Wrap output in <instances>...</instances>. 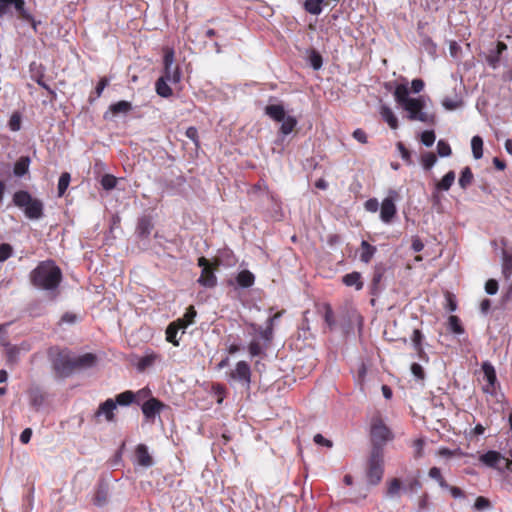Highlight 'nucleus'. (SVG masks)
<instances>
[{
    "label": "nucleus",
    "mask_w": 512,
    "mask_h": 512,
    "mask_svg": "<svg viewBox=\"0 0 512 512\" xmlns=\"http://www.w3.org/2000/svg\"><path fill=\"white\" fill-rule=\"evenodd\" d=\"M442 105L446 110H455L459 106V102L451 98H445L442 101Z\"/></svg>",
    "instance_id": "nucleus-62"
},
{
    "label": "nucleus",
    "mask_w": 512,
    "mask_h": 512,
    "mask_svg": "<svg viewBox=\"0 0 512 512\" xmlns=\"http://www.w3.org/2000/svg\"><path fill=\"white\" fill-rule=\"evenodd\" d=\"M96 362L95 355L86 353L80 356L73 355L74 371L77 369H87L92 367Z\"/></svg>",
    "instance_id": "nucleus-18"
},
{
    "label": "nucleus",
    "mask_w": 512,
    "mask_h": 512,
    "mask_svg": "<svg viewBox=\"0 0 512 512\" xmlns=\"http://www.w3.org/2000/svg\"><path fill=\"white\" fill-rule=\"evenodd\" d=\"M314 442L317 444V445H322V446H325V447H328V448H331L332 447V441L326 439L323 437V435L321 434H316L313 438Z\"/></svg>",
    "instance_id": "nucleus-60"
},
{
    "label": "nucleus",
    "mask_w": 512,
    "mask_h": 512,
    "mask_svg": "<svg viewBox=\"0 0 512 512\" xmlns=\"http://www.w3.org/2000/svg\"><path fill=\"white\" fill-rule=\"evenodd\" d=\"M473 181V173L470 169V167H465L462 171H461V175H460V178H459V185L462 189H467L468 186L471 185Z\"/></svg>",
    "instance_id": "nucleus-40"
},
{
    "label": "nucleus",
    "mask_w": 512,
    "mask_h": 512,
    "mask_svg": "<svg viewBox=\"0 0 512 512\" xmlns=\"http://www.w3.org/2000/svg\"><path fill=\"white\" fill-rule=\"evenodd\" d=\"M401 489H403L401 481L398 478H393L388 482L387 496L390 498L399 497Z\"/></svg>",
    "instance_id": "nucleus-37"
},
{
    "label": "nucleus",
    "mask_w": 512,
    "mask_h": 512,
    "mask_svg": "<svg viewBox=\"0 0 512 512\" xmlns=\"http://www.w3.org/2000/svg\"><path fill=\"white\" fill-rule=\"evenodd\" d=\"M161 78H165L167 81L175 84L180 81L181 74L178 67L171 66L164 68V75Z\"/></svg>",
    "instance_id": "nucleus-36"
},
{
    "label": "nucleus",
    "mask_w": 512,
    "mask_h": 512,
    "mask_svg": "<svg viewBox=\"0 0 512 512\" xmlns=\"http://www.w3.org/2000/svg\"><path fill=\"white\" fill-rule=\"evenodd\" d=\"M436 136L433 130L424 131L421 134V142L426 147H431L435 142Z\"/></svg>",
    "instance_id": "nucleus-48"
},
{
    "label": "nucleus",
    "mask_w": 512,
    "mask_h": 512,
    "mask_svg": "<svg viewBox=\"0 0 512 512\" xmlns=\"http://www.w3.org/2000/svg\"><path fill=\"white\" fill-rule=\"evenodd\" d=\"M12 201L15 206L23 209L25 216L31 220H38L43 216V203L25 190L16 191Z\"/></svg>",
    "instance_id": "nucleus-3"
},
{
    "label": "nucleus",
    "mask_w": 512,
    "mask_h": 512,
    "mask_svg": "<svg viewBox=\"0 0 512 512\" xmlns=\"http://www.w3.org/2000/svg\"><path fill=\"white\" fill-rule=\"evenodd\" d=\"M396 196V191L391 190L389 192V196L386 197L381 203L380 219L386 224L390 223L396 215L397 209L394 203Z\"/></svg>",
    "instance_id": "nucleus-11"
},
{
    "label": "nucleus",
    "mask_w": 512,
    "mask_h": 512,
    "mask_svg": "<svg viewBox=\"0 0 512 512\" xmlns=\"http://www.w3.org/2000/svg\"><path fill=\"white\" fill-rule=\"evenodd\" d=\"M437 154L440 157H449L452 154L451 147L445 140H439L437 142Z\"/></svg>",
    "instance_id": "nucleus-45"
},
{
    "label": "nucleus",
    "mask_w": 512,
    "mask_h": 512,
    "mask_svg": "<svg viewBox=\"0 0 512 512\" xmlns=\"http://www.w3.org/2000/svg\"><path fill=\"white\" fill-rule=\"evenodd\" d=\"M437 157L432 152H425L421 155V164L423 169L430 170L436 164Z\"/></svg>",
    "instance_id": "nucleus-42"
},
{
    "label": "nucleus",
    "mask_w": 512,
    "mask_h": 512,
    "mask_svg": "<svg viewBox=\"0 0 512 512\" xmlns=\"http://www.w3.org/2000/svg\"><path fill=\"white\" fill-rule=\"evenodd\" d=\"M152 228L150 219L143 217L138 221L136 233L141 238H147L151 234Z\"/></svg>",
    "instance_id": "nucleus-26"
},
{
    "label": "nucleus",
    "mask_w": 512,
    "mask_h": 512,
    "mask_svg": "<svg viewBox=\"0 0 512 512\" xmlns=\"http://www.w3.org/2000/svg\"><path fill=\"white\" fill-rule=\"evenodd\" d=\"M343 283L346 286H355L357 290H361L363 283L361 281V274L359 272L348 273L343 277Z\"/></svg>",
    "instance_id": "nucleus-30"
},
{
    "label": "nucleus",
    "mask_w": 512,
    "mask_h": 512,
    "mask_svg": "<svg viewBox=\"0 0 512 512\" xmlns=\"http://www.w3.org/2000/svg\"><path fill=\"white\" fill-rule=\"evenodd\" d=\"M13 6L17 15L28 22L33 21V17L30 14V12L25 8V1L24 0H0V16L5 15L9 7Z\"/></svg>",
    "instance_id": "nucleus-10"
},
{
    "label": "nucleus",
    "mask_w": 512,
    "mask_h": 512,
    "mask_svg": "<svg viewBox=\"0 0 512 512\" xmlns=\"http://www.w3.org/2000/svg\"><path fill=\"white\" fill-rule=\"evenodd\" d=\"M424 444L425 442L423 439H416L413 442L414 456L416 458H420L423 456Z\"/></svg>",
    "instance_id": "nucleus-54"
},
{
    "label": "nucleus",
    "mask_w": 512,
    "mask_h": 512,
    "mask_svg": "<svg viewBox=\"0 0 512 512\" xmlns=\"http://www.w3.org/2000/svg\"><path fill=\"white\" fill-rule=\"evenodd\" d=\"M116 406H129L137 400V395L133 391L127 390L115 396L113 399Z\"/></svg>",
    "instance_id": "nucleus-25"
},
{
    "label": "nucleus",
    "mask_w": 512,
    "mask_h": 512,
    "mask_svg": "<svg viewBox=\"0 0 512 512\" xmlns=\"http://www.w3.org/2000/svg\"><path fill=\"white\" fill-rule=\"evenodd\" d=\"M397 148L401 154V158L408 164V165H411L413 162H412V159H411V154H410V151L404 146L403 143L401 142H398L397 143Z\"/></svg>",
    "instance_id": "nucleus-52"
},
{
    "label": "nucleus",
    "mask_w": 512,
    "mask_h": 512,
    "mask_svg": "<svg viewBox=\"0 0 512 512\" xmlns=\"http://www.w3.org/2000/svg\"><path fill=\"white\" fill-rule=\"evenodd\" d=\"M31 160L28 156L20 157L14 164L13 173L16 177H23L29 171Z\"/></svg>",
    "instance_id": "nucleus-24"
},
{
    "label": "nucleus",
    "mask_w": 512,
    "mask_h": 512,
    "mask_svg": "<svg viewBox=\"0 0 512 512\" xmlns=\"http://www.w3.org/2000/svg\"><path fill=\"white\" fill-rule=\"evenodd\" d=\"M485 291L489 295H495L498 291V282L494 279H489L485 284Z\"/></svg>",
    "instance_id": "nucleus-55"
},
{
    "label": "nucleus",
    "mask_w": 512,
    "mask_h": 512,
    "mask_svg": "<svg viewBox=\"0 0 512 512\" xmlns=\"http://www.w3.org/2000/svg\"><path fill=\"white\" fill-rule=\"evenodd\" d=\"M422 339H423V335H422L421 331L418 329H415L413 331V335H412V342H413L414 349L419 353L422 351Z\"/></svg>",
    "instance_id": "nucleus-50"
},
{
    "label": "nucleus",
    "mask_w": 512,
    "mask_h": 512,
    "mask_svg": "<svg viewBox=\"0 0 512 512\" xmlns=\"http://www.w3.org/2000/svg\"><path fill=\"white\" fill-rule=\"evenodd\" d=\"M265 114L276 122H281L285 114V109L281 104H270L265 107Z\"/></svg>",
    "instance_id": "nucleus-21"
},
{
    "label": "nucleus",
    "mask_w": 512,
    "mask_h": 512,
    "mask_svg": "<svg viewBox=\"0 0 512 512\" xmlns=\"http://www.w3.org/2000/svg\"><path fill=\"white\" fill-rule=\"evenodd\" d=\"M248 349L251 356H258L262 352V347L258 341H252Z\"/></svg>",
    "instance_id": "nucleus-59"
},
{
    "label": "nucleus",
    "mask_w": 512,
    "mask_h": 512,
    "mask_svg": "<svg viewBox=\"0 0 512 512\" xmlns=\"http://www.w3.org/2000/svg\"><path fill=\"white\" fill-rule=\"evenodd\" d=\"M492 507L491 505V502L489 499L483 497V496H478L475 500V503H474V509L478 512L480 511H483V510H487V509H490Z\"/></svg>",
    "instance_id": "nucleus-46"
},
{
    "label": "nucleus",
    "mask_w": 512,
    "mask_h": 512,
    "mask_svg": "<svg viewBox=\"0 0 512 512\" xmlns=\"http://www.w3.org/2000/svg\"><path fill=\"white\" fill-rule=\"evenodd\" d=\"M364 207L367 211L375 213L379 209V202L376 198H371L365 202Z\"/></svg>",
    "instance_id": "nucleus-57"
},
{
    "label": "nucleus",
    "mask_w": 512,
    "mask_h": 512,
    "mask_svg": "<svg viewBox=\"0 0 512 512\" xmlns=\"http://www.w3.org/2000/svg\"><path fill=\"white\" fill-rule=\"evenodd\" d=\"M168 82L165 78H159L156 81V92L159 96L167 98L172 95V89L168 85Z\"/></svg>",
    "instance_id": "nucleus-33"
},
{
    "label": "nucleus",
    "mask_w": 512,
    "mask_h": 512,
    "mask_svg": "<svg viewBox=\"0 0 512 512\" xmlns=\"http://www.w3.org/2000/svg\"><path fill=\"white\" fill-rule=\"evenodd\" d=\"M71 177L70 174L67 172H64L61 174L59 181H58V196H63L65 191L67 190L69 183H70Z\"/></svg>",
    "instance_id": "nucleus-43"
},
{
    "label": "nucleus",
    "mask_w": 512,
    "mask_h": 512,
    "mask_svg": "<svg viewBox=\"0 0 512 512\" xmlns=\"http://www.w3.org/2000/svg\"><path fill=\"white\" fill-rule=\"evenodd\" d=\"M361 255L360 260L364 263H369L376 253V247L363 240L361 242Z\"/></svg>",
    "instance_id": "nucleus-29"
},
{
    "label": "nucleus",
    "mask_w": 512,
    "mask_h": 512,
    "mask_svg": "<svg viewBox=\"0 0 512 512\" xmlns=\"http://www.w3.org/2000/svg\"><path fill=\"white\" fill-rule=\"evenodd\" d=\"M28 398L31 407L35 411H39L45 401L44 394L38 387H32L28 390Z\"/></svg>",
    "instance_id": "nucleus-17"
},
{
    "label": "nucleus",
    "mask_w": 512,
    "mask_h": 512,
    "mask_svg": "<svg viewBox=\"0 0 512 512\" xmlns=\"http://www.w3.org/2000/svg\"><path fill=\"white\" fill-rule=\"evenodd\" d=\"M502 274L505 280H510L512 276V255L506 251L503 252L502 256Z\"/></svg>",
    "instance_id": "nucleus-32"
},
{
    "label": "nucleus",
    "mask_w": 512,
    "mask_h": 512,
    "mask_svg": "<svg viewBox=\"0 0 512 512\" xmlns=\"http://www.w3.org/2000/svg\"><path fill=\"white\" fill-rule=\"evenodd\" d=\"M185 134L190 140L194 142L196 146L199 145L198 130L195 127L191 126L187 128Z\"/></svg>",
    "instance_id": "nucleus-58"
},
{
    "label": "nucleus",
    "mask_w": 512,
    "mask_h": 512,
    "mask_svg": "<svg viewBox=\"0 0 512 512\" xmlns=\"http://www.w3.org/2000/svg\"><path fill=\"white\" fill-rule=\"evenodd\" d=\"M236 280L239 286L249 288L254 284L255 277L250 271L243 270L237 275Z\"/></svg>",
    "instance_id": "nucleus-31"
},
{
    "label": "nucleus",
    "mask_w": 512,
    "mask_h": 512,
    "mask_svg": "<svg viewBox=\"0 0 512 512\" xmlns=\"http://www.w3.org/2000/svg\"><path fill=\"white\" fill-rule=\"evenodd\" d=\"M281 122L280 132L285 136L290 134L297 125V120L293 116H285Z\"/></svg>",
    "instance_id": "nucleus-35"
},
{
    "label": "nucleus",
    "mask_w": 512,
    "mask_h": 512,
    "mask_svg": "<svg viewBox=\"0 0 512 512\" xmlns=\"http://www.w3.org/2000/svg\"><path fill=\"white\" fill-rule=\"evenodd\" d=\"M132 110V104L128 101H119L109 106V110L105 112L104 119H110V116L118 114H127Z\"/></svg>",
    "instance_id": "nucleus-16"
},
{
    "label": "nucleus",
    "mask_w": 512,
    "mask_h": 512,
    "mask_svg": "<svg viewBox=\"0 0 512 512\" xmlns=\"http://www.w3.org/2000/svg\"><path fill=\"white\" fill-rule=\"evenodd\" d=\"M182 329V325L178 321L170 323L166 329V340L172 343L174 346L179 345V341L176 336L178 331Z\"/></svg>",
    "instance_id": "nucleus-27"
},
{
    "label": "nucleus",
    "mask_w": 512,
    "mask_h": 512,
    "mask_svg": "<svg viewBox=\"0 0 512 512\" xmlns=\"http://www.w3.org/2000/svg\"><path fill=\"white\" fill-rule=\"evenodd\" d=\"M160 359V355L149 352L144 356L140 357L136 363V368L139 372H144L148 368L152 367L157 360Z\"/></svg>",
    "instance_id": "nucleus-20"
},
{
    "label": "nucleus",
    "mask_w": 512,
    "mask_h": 512,
    "mask_svg": "<svg viewBox=\"0 0 512 512\" xmlns=\"http://www.w3.org/2000/svg\"><path fill=\"white\" fill-rule=\"evenodd\" d=\"M323 1L324 0H306L304 2V8L312 15H319L322 12Z\"/></svg>",
    "instance_id": "nucleus-39"
},
{
    "label": "nucleus",
    "mask_w": 512,
    "mask_h": 512,
    "mask_svg": "<svg viewBox=\"0 0 512 512\" xmlns=\"http://www.w3.org/2000/svg\"><path fill=\"white\" fill-rule=\"evenodd\" d=\"M507 50V45L503 42H497L495 47L491 48L486 55L487 64L496 69L500 65L501 55Z\"/></svg>",
    "instance_id": "nucleus-14"
},
{
    "label": "nucleus",
    "mask_w": 512,
    "mask_h": 512,
    "mask_svg": "<svg viewBox=\"0 0 512 512\" xmlns=\"http://www.w3.org/2000/svg\"><path fill=\"white\" fill-rule=\"evenodd\" d=\"M164 408H166V405L154 397H150L141 404V410L145 420L151 424L155 423L156 418L160 416Z\"/></svg>",
    "instance_id": "nucleus-9"
},
{
    "label": "nucleus",
    "mask_w": 512,
    "mask_h": 512,
    "mask_svg": "<svg viewBox=\"0 0 512 512\" xmlns=\"http://www.w3.org/2000/svg\"><path fill=\"white\" fill-rule=\"evenodd\" d=\"M424 82L422 79H413L411 82V89L414 93H420L424 89Z\"/></svg>",
    "instance_id": "nucleus-64"
},
{
    "label": "nucleus",
    "mask_w": 512,
    "mask_h": 512,
    "mask_svg": "<svg viewBox=\"0 0 512 512\" xmlns=\"http://www.w3.org/2000/svg\"><path fill=\"white\" fill-rule=\"evenodd\" d=\"M353 137H354V139H356L358 142H360L362 144L367 143V135H366L365 131H363L360 128L354 130Z\"/></svg>",
    "instance_id": "nucleus-63"
},
{
    "label": "nucleus",
    "mask_w": 512,
    "mask_h": 512,
    "mask_svg": "<svg viewBox=\"0 0 512 512\" xmlns=\"http://www.w3.org/2000/svg\"><path fill=\"white\" fill-rule=\"evenodd\" d=\"M505 459L506 458L501 453L494 451V450H490L480 456V461L484 465H486L490 468L497 469L501 472L504 471L503 464H504Z\"/></svg>",
    "instance_id": "nucleus-13"
},
{
    "label": "nucleus",
    "mask_w": 512,
    "mask_h": 512,
    "mask_svg": "<svg viewBox=\"0 0 512 512\" xmlns=\"http://www.w3.org/2000/svg\"><path fill=\"white\" fill-rule=\"evenodd\" d=\"M163 62H164V68L173 66V63H174V50L173 49H170V48L165 49Z\"/></svg>",
    "instance_id": "nucleus-53"
},
{
    "label": "nucleus",
    "mask_w": 512,
    "mask_h": 512,
    "mask_svg": "<svg viewBox=\"0 0 512 512\" xmlns=\"http://www.w3.org/2000/svg\"><path fill=\"white\" fill-rule=\"evenodd\" d=\"M324 319H325L326 324L330 328L334 327V325H335L334 315H333V311H332V309L330 307L326 308L325 314H324Z\"/></svg>",
    "instance_id": "nucleus-61"
},
{
    "label": "nucleus",
    "mask_w": 512,
    "mask_h": 512,
    "mask_svg": "<svg viewBox=\"0 0 512 512\" xmlns=\"http://www.w3.org/2000/svg\"><path fill=\"white\" fill-rule=\"evenodd\" d=\"M196 314L194 307L190 306L184 314V317L177 320L182 325V334L185 332V329L194 322Z\"/></svg>",
    "instance_id": "nucleus-38"
},
{
    "label": "nucleus",
    "mask_w": 512,
    "mask_h": 512,
    "mask_svg": "<svg viewBox=\"0 0 512 512\" xmlns=\"http://www.w3.org/2000/svg\"><path fill=\"white\" fill-rule=\"evenodd\" d=\"M372 447H379L383 449V446L394 438L392 431L383 422L380 416H375L371 421L370 430Z\"/></svg>",
    "instance_id": "nucleus-6"
},
{
    "label": "nucleus",
    "mask_w": 512,
    "mask_h": 512,
    "mask_svg": "<svg viewBox=\"0 0 512 512\" xmlns=\"http://www.w3.org/2000/svg\"><path fill=\"white\" fill-rule=\"evenodd\" d=\"M455 172L454 171H449L447 172L443 178L436 183V186H435V189L437 191H448L451 186L453 185L454 181H455Z\"/></svg>",
    "instance_id": "nucleus-28"
},
{
    "label": "nucleus",
    "mask_w": 512,
    "mask_h": 512,
    "mask_svg": "<svg viewBox=\"0 0 512 512\" xmlns=\"http://www.w3.org/2000/svg\"><path fill=\"white\" fill-rule=\"evenodd\" d=\"M117 184V178L111 174H105L101 179V185L105 190H112Z\"/></svg>",
    "instance_id": "nucleus-47"
},
{
    "label": "nucleus",
    "mask_w": 512,
    "mask_h": 512,
    "mask_svg": "<svg viewBox=\"0 0 512 512\" xmlns=\"http://www.w3.org/2000/svg\"><path fill=\"white\" fill-rule=\"evenodd\" d=\"M448 329L450 332L457 335L463 334L465 332L463 326L461 325L460 319L455 315H451L448 318Z\"/></svg>",
    "instance_id": "nucleus-41"
},
{
    "label": "nucleus",
    "mask_w": 512,
    "mask_h": 512,
    "mask_svg": "<svg viewBox=\"0 0 512 512\" xmlns=\"http://www.w3.org/2000/svg\"><path fill=\"white\" fill-rule=\"evenodd\" d=\"M52 366L60 377H68L74 372L73 354L68 350L50 351Z\"/></svg>",
    "instance_id": "nucleus-5"
},
{
    "label": "nucleus",
    "mask_w": 512,
    "mask_h": 512,
    "mask_svg": "<svg viewBox=\"0 0 512 512\" xmlns=\"http://www.w3.org/2000/svg\"><path fill=\"white\" fill-rule=\"evenodd\" d=\"M380 115L382 119L389 125L391 129L398 128V118L392 109L386 105L381 106Z\"/></svg>",
    "instance_id": "nucleus-23"
},
{
    "label": "nucleus",
    "mask_w": 512,
    "mask_h": 512,
    "mask_svg": "<svg viewBox=\"0 0 512 512\" xmlns=\"http://www.w3.org/2000/svg\"><path fill=\"white\" fill-rule=\"evenodd\" d=\"M411 372L414 375V377L419 380H423L425 377L424 370H423L422 366L418 363H413L411 365Z\"/></svg>",
    "instance_id": "nucleus-56"
},
{
    "label": "nucleus",
    "mask_w": 512,
    "mask_h": 512,
    "mask_svg": "<svg viewBox=\"0 0 512 512\" xmlns=\"http://www.w3.org/2000/svg\"><path fill=\"white\" fill-rule=\"evenodd\" d=\"M383 465V449L372 447L366 471L367 481L370 485H377L382 480L384 474Z\"/></svg>",
    "instance_id": "nucleus-4"
},
{
    "label": "nucleus",
    "mask_w": 512,
    "mask_h": 512,
    "mask_svg": "<svg viewBox=\"0 0 512 512\" xmlns=\"http://www.w3.org/2000/svg\"><path fill=\"white\" fill-rule=\"evenodd\" d=\"M13 249L10 244L3 243L0 245V262L7 260L12 255Z\"/></svg>",
    "instance_id": "nucleus-51"
},
{
    "label": "nucleus",
    "mask_w": 512,
    "mask_h": 512,
    "mask_svg": "<svg viewBox=\"0 0 512 512\" xmlns=\"http://www.w3.org/2000/svg\"><path fill=\"white\" fill-rule=\"evenodd\" d=\"M198 266L202 268L201 275L198 278V283L206 288H213L217 285V277L214 273L212 264L205 258L198 259Z\"/></svg>",
    "instance_id": "nucleus-8"
},
{
    "label": "nucleus",
    "mask_w": 512,
    "mask_h": 512,
    "mask_svg": "<svg viewBox=\"0 0 512 512\" xmlns=\"http://www.w3.org/2000/svg\"><path fill=\"white\" fill-rule=\"evenodd\" d=\"M482 370L484 377L487 380V384L483 387V391L485 393L492 394L497 381L495 369L489 362H484L482 364Z\"/></svg>",
    "instance_id": "nucleus-15"
},
{
    "label": "nucleus",
    "mask_w": 512,
    "mask_h": 512,
    "mask_svg": "<svg viewBox=\"0 0 512 512\" xmlns=\"http://www.w3.org/2000/svg\"><path fill=\"white\" fill-rule=\"evenodd\" d=\"M251 368L250 365L245 361L237 362L235 368L231 370L228 374V382L229 383H238L245 390H250L251 385Z\"/></svg>",
    "instance_id": "nucleus-7"
},
{
    "label": "nucleus",
    "mask_w": 512,
    "mask_h": 512,
    "mask_svg": "<svg viewBox=\"0 0 512 512\" xmlns=\"http://www.w3.org/2000/svg\"><path fill=\"white\" fill-rule=\"evenodd\" d=\"M116 402L112 398H108L104 402H102L97 411L93 415V419L95 422L99 423L101 418L103 417L107 422L115 421V410H116Z\"/></svg>",
    "instance_id": "nucleus-12"
},
{
    "label": "nucleus",
    "mask_w": 512,
    "mask_h": 512,
    "mask_svg": "<svg viewBox=\"0 0 512 512\" xmlns=\"http://www.w3.org/2000/svg\"><path fill=\"white\" fill-rule=\"evenodd\" d=\"M61 280V269L51 260L40 262L30 273L31 284L37 289L46 291L51 299L58 296Z\"/></svg>",
    "instance_id": "nucleus-2"
},
{
    "label": "nucleus",
    "mask_w": 512,
    "mask_h": 512,
    "mask_svg": "<svg viewBox=\"0 0 512 512\" xmlns=\"http://www.w3.org/2000/svg\"><path fill=\"white\" fill-rule=\"evenodd\" d=\"M472 154L475 159H480L483 156V139L476 135L471 139Z\"/></svg>",
    "instance_id": "nucleus-34"
},
{
    "label": "nucleus",
    "mask_w": 512,
    "mask_h": 512,
    "mask_svg": "<svg viewBox=\"0 0 512 512\" xmlns=\"http://www.w3.org/2000/svg\"><path fill=\"white\" fill-rule=\"evenodd\" d=\"M308 61L314 70H319L323 64L322 56L315 50L310 52Z\"/></svg>",
    "instance_id": "nucleus-44"
},
{
    "label": "nucleus",
    "mask_w": 512,
    "mask_h": 512,
    "mask_svg": "<svg viewBox=\"0 0 512 512\" xmlns=\"http://www.w3.org/2000/svg\"><path fill=\"white\" fill-rule=\"evenodd\" d=\"M109 499V489L108 485L105 483H100L95 491L93 497L94 505L98 507H103L108 503Z\"/></svg>",
    "instance_id": "nucleus-19"
},
{
    "label": "nucleus",
    "mask_w": 512,
    "mask_h": 512,
    "mask_svg": "<svg viewBox=\"0 0 512 512\" xmlns=\"http://www.w3.org/2000/svg\"><path fill=\"white\" fill-rule=\"evenodd\" d=\"M421 483L418 479L413 478L407 481L406 485L403 487L405 492L415 493L421 489Z\"/></svg>",
    "instance_id": "nucleus-49"
},
{
    "label": "nucleus",
    "mask_w": 512,
    "mask_h": 512,
    "mask_svg": "<svg viewBox=\"0 0 512 512\" xmlns=\"http://www.w3.org/2000/svg\"><path fill=\"white\" fill-rule=\"evenodd\" d=\"M393 95L396 103L407 113L408 120L425 124L434 123V114L427 111L428 98L425 96L410 97L407 82L396 85Z\"/></svg>",
    "instance_id": "nucleus-1"
},
{
    "label": "nucleus",
    "mask_w": 512,
    "mask_h": 512,
    "mask_svg": "<svg viewBox=\"0 0 512 512\" xmlns=\"http://www.w3.org/2000/svg\"><path fill=\"white\" fill-rule=\"evenodd\" d=\"M136 458H137L138 464L143 467H150L153 465V460L148 452V448L143 444H140L137 446Z\"/></svg>",
    "instance_id": "nucleus-22"
}]
</instances>
